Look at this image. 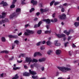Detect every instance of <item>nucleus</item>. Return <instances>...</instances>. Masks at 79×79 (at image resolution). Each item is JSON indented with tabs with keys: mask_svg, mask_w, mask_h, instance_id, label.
Returning <instances> with one entry per match:
<instances>
[{
	"mask_svg": "<svg viewBox=\"0 0 79 79\" xmlns=\"http://www.w3.org/2000/svg\"><path fill=\"white\" fill-rule=\"evenodd\" d=\"M70 67L71 66H70V65L67 64L66 65V67L64 66L62 67H58L57 68L60 70V71H62V73H67L68 71H69L71 70V69L70 68Z\"/></svg>",
	"mask_w": 79,
	"mask_h": 79,
	"instance_id": "nucleus-1",
	"label": "nucleus"
},
{
	"mask_svg": "<svg viewBox=\"0 0 79 79\" xmlns=\"http://www.w3.org/2000/svg\"><path fill=\"white\" fill-rule=\"evenodd\" d=\"M26 32L25 31L24 33L25 35H29L31 34H33V33H34V31H33L28 29L26 30Z\"/></svg>",
	"mask_w": 79,
	"mask_h": 79,
	"instance_id": "nucleus-2",
	"label": "nucleus"
},
{
	"mask_svg": "<svg viewBox=\"0 0 79 79\" xmlns=\"http://www.w3.org/2000/svg\"><path fill=\"white\" fill-rule=\"evenodd\" d=\"M32 60L30 57H26L25 61L26 62H29L28 64H30L31 62H32Z\"/></svg>",
	"mask_w": 79,
	"mask_h": 79,
	"instance_id": "nucleus-3",
	"label": "nucleus"
},
{
	"mask_svg": "<svg viewBox=\"0 0 79 79\" xmlns=\"http://www.w3.org/2000/svg\"><path fill=\"white\" fill-rule=\"evenodd\" d=\"M66 15L64 14H63L62 15H60L58 16V18L60 19H64L66 18Z\"/></svg>",
	"mask_w": 79,
	"mask_h": 79,
	"instance_id": "nucleus-4",
	"label": "nucleus"
},
{
	"mask_svg": "<svg viewBox=\"0 0 79 79\" xmlns=\"http://www.w3.org/2000/svg\"><path fill=\"white\" fill-rule=\"evenodd\" d=\"M55 35H56L57 37H58L59 38H61V37H65L66 35L64 34H61V35H60V34H56V33H55Z\"/></svg>",
	"mask_w": 79,
	"mask_h": 79,
	"instance_id": "nucleus-5",
	"label": "nucleus"
},
{
	"mask_svg": "<svg viewBox=\"0 0 79 79\" xmlns=\"http://www.w3.org/2000/svg\"><path fill=\"white\" fill-rule=\"evenodd\" d=\"M42 56V54L40 53V52H36L35 53H34V57H35L36 56Z\"/></svg>",
	"mask_w": 79,
	"mask_h": 79,
	"instance_id": "nucleus-6",
	"label": "nucleus"
},
{
	"mask_svg": "<svg viewBox=\"0 0 79 79\" xmlns=\"http://www.w3.org/2000/svg\"><path fill=\"white\" fill-rule=\"evenodd\" d=\"M16 12L15 13V14L18 15H19L20 13H21V9L17 8L16 9Z\"/></svg>",
	"mask_w": 79,
	"mask_h": 79,
	"instance_id": "nucleus-7",
	"label": "nucleus"
},
{
	"mask_svg": "<svg viewBox=\"0 0 79 79\" xmlns=\"http://www.w3.org/2000/svg\"><path fill=\"white\" fill-rule=\"evenodd\" d=\"M43 21H44V22H46L47 24H50V20L49 19H43L42 20Z\"/></svg>",
	"mask_w": 79,
	"mask_h": 79,
	"instance_id": "nucleus-8",
	"label": "nucleus"
},
{
	"mask_svg": "<svg viewBox=\"0 0 79 79\" xmlns=\"http://www.w3.org/2000/svg\"><path fill=\"white\" fill-rule=\"evenodd\" d=\"M35 67L36 68H38V65L37 64H31L30 66V67L31 68H34V67Z\"/></svg>",
	"mask_w": 79,
	"mask_h": 79,
	"instance_id": "nucleus-9",
	"label": "nucleus"
},
{
	"mask_svg": "<svg viewBox=\"0 0 79 79\" xmlns=\"http://www.w3.org/2000/svg\"><path fill=\"white\" fill-rule=\"evenodd\" d=\"M57 40L55 41L54 42V44L56 46H60L61 45V44H60V43H57Z\"/></svg>",
	"mask_w": 79,
	"mask_h": 79,
	"instance_id": "nucleus-10",
	"label": "nucleus"
},
{
	"mask_svg": "<svg viewBox=\"0 0 79 79\" xmlns=\"http://www.w3.org/2000/svg\"><path fill=\"white\" fill-rule=\"evenodd\" d=\"M29 71L30 74H31L32 75H35L37 74V73H36V72L31 71V70H29Z\"/></svg>",
	"mask_w": 79,
	"mask_h": 79,
	"instance_id": "nucleus-11",
	"label": "nucleus"
},
{
	"mask_svg": "<svg viewBox=\"0 0 79 79\" xmlns=\"http://www.w3.org/2000/svg\"><path fill=\"white\" fill-rule=\"evenodd\" d=\"M56 53L57 55H60L61 53V51L59 49L57 50L56 51Z\"/></svg>",
	"mask_w": 79,
	"mask_h": 79,
	"instance_id": "nucleus-12",
	"label": "nucleus"
},
{
	"mask_svg": "<svg viewBox=\"0 0 79 79\" xmlns=\"http://www.w3.org/2000/svg\"><path fill=\"white\" fill-rule=\"evenodd\" d=\"M8 37L9 38H18V36L17 35H9L8 36Z\"/></svg>",
	"mask_w": 79,
	"mask_h": 79,
	"instance_id": "nucleus-13",
	"label": "nucleus"
},
{
	"mask_svg": "<svg viewBox=\"0 0 79 79\" xmlns=\"http://www.w3.org/2000/svg\"><path fill=\"white\" fill-rule=\"evenodd\" d=\"M42 23V21H41L38 23V25H35V27H39Z\"/></svg>",
	"mask_w": 79,
	"mask_h": 79,
	"instance_id": "nucleus-14",
	"label": "nucleus"
},
{
	"mask_svg": "<svg viewBox=\"0 0 79 79\" xmlns=\"http://www.w3.org/2000/svg\"><path fill=\"white\" fill-rule=\"evenodd\" d=\"M0 5H3V6H7L8 5V4L7 3L4 2L3 1H2L0 3Z\"/></svg>",
	"mask_w": 79,
	"mask_h": 79,
	"instance_id": "nucleus-15",
	"label": "nucleus"
},
{
	"mask_svg": "<svg viewBox=\"0 0 79 79\" xmlns=\"http://www.w3.org/2000/svg\"><path fill=\"white\" fill-rule=\"evenodd\" d=\"M2 16L0 15V18H3L4 16H5V15H6V13L3 12H2Z\"/></svg>",
	"mask_w": 79,
	"mask_h": 79,
	"instance_id": "nucleus-16",
	"label": "nucleus"
},
{
	"mask_svg": "<svg viewBox=\"0 0 79 79\" xmlns=\"http://www.w3.org/2000/svg\"><path fill=\"white\" fill-rule=\"evenodd\" d=\"M23 75L25 76H29L30 75V74L27 72H25L23 73Z\"/></svg>",
	"mask_w": 79,
	"mask_h": 79,
	"instance_id": "nucleus-17",
	"label": "nucleus"
},
{
	"mask_svg": "<svg viewBox=\"0 0 79 79\" xmlns=\"http://www.w3.org/2000/svg\"><path fill=\"white\" fill-rule=\"evenodd\" d=\"M40 11L41 12V13H43V12H46V11H47V9H40Z\"/></svg>",
	"mask_w": 79,
	"mask_h": 79,
	"instance_id": "nucleus-18",
	"label": "nucleus"
},
{
	"mask_svg": "<svg viewBox=\"0 0 79 79\" xmlns=\"http://www.w3.org/2000/svg\"><path fill=\"white\" fill-rule=\"evenodd\" d=\"M31 3H33V5H37V2L36 1H35L34 0H32L31 1Z\"/></svg>",
	"mask_w": 79,
	"mask_h": 79,
	"instance_id": "nucleus-19",
	"label": "nucleus"
},
{
	"mask_svg": "<svg viewBox=\"0 0 79 79\" xmlns=\"http://www.w3.org/2000/svg\"><path fill=\"white\" fill-rule=\"evenodd\" d=\"M64 32L65 34H66V35H69V34H70V31H69L68 32H67V31L65 30L64 31Z\"/></svg>",
	"mask_w": 79,
	"mask_h": 79,
	"instance_id": "nucleus-20",
	"label": "nucleus"
},
{
	"mask_svg": "<svg viewBox=\"0 0 79 79\" xmlns=\"http://www.w3.org/2000/svg\"><path fill=\"white\" fill-rule=\"evenodd\" d=\"M45 61V58H42L39 60V62H42V61Z\"/></svg>",
	"mask_w": 79,
	"mask_h": 79,
	"instance_id": "nucleus-21",
	"label": "nucleus"
},
{
	"mask_svg": "<svg viewBox=\"0 0 79 79\" xmlns=\"http://www.w3.org/2000/svg\"><path fill=\"white\" fill-rule=\"evenodd\" d=\"M51 32H52V31L51 30L46 31L44 32L45 34H50Z\"/></svg>",
	"mask_w": 79,
	"mask_h": 79,
	"instance_id": "nucleus-22",
	"label": "nucleus"
},
{
	"mask_svg": "<svg viewBox=\"0 0 79 79\" xmlns=\"http://www.w3.org/2000/svg\"><path fill=\"white\" fill-rule=\"evenodd\" d=\"M32 77L33 79H38L39 78V77L37 76H35L34 75H33L32 76Z\"/></svg>",
	"mask_w": 79,
	"mask_h": 79,
	"instance_id": "nucleus-23",
	"label": "nucleus"
},
{
	"mask_svg": "<svg viewBox=\"0 0 79 79\" xmlns=\"http://www.w3.org/2000/svg\"><path fill=\"white\" fill-rule=\"evenodd\" d=\"M18 77H19L18 76V74H16L15 75V77L12 78V79H17L18 78Z\"/></svg>",
	"mask_w": 79,
	"mask_h": 79,
	"instance_id": "nucleus-24",
	"label": "nucleus"
},
{
	"mask_svg": "<svg viewBox=\"0 0 79 79\" xmlns=\"http://www.w3.org/2000/svg\"><path fill=\"white\" fill-rule=\"evenodd\" d=\"M46 44L47 45H51V44H52V43L50 42V41H48L46 42Z\"/></svg>",
	"mask_w": 79,
	"mask_h": 79,
	"instance_id": "nucleus-25",
	"label": "nucleus"
},
{
	"mask_svg": "<svg viewBox=\"0 0 79 79\" xmlns=\"http://www.w3.org/2000/svg\"><path fill=\"white\" fill-rule=\"evenodd\" d=\"M1 40L2 42H5L6 41V39H5V37H2L1 38Z\"/></svg>",
	"mask_w": 79,
	"mask_h": 79,
	"instance_id": "nucleus-26",
	"label": "nucleus"
},
{
	"mask_svg": "<svg viewBox=\"0 0 79 79\" xmlns=\"http://www.w3.org/2000/svg\"><path fill=\"white\" fill-rule=\"evenodd\" d=\"M32 62L35 63H37L38 61V60L35 59H33L32 60Z\"/></svg>",
	"mask_w": 79,
	"mask_h": 79,
	"instance_id": "nucleus-27",
	"label": "nucleus"
},
{
	"mask_svg": "<svg viewBox=\"0 0 79 79\" xmlns=\"http://www.w3.org/2000/svg\"><path fill=\"white\" fill-rule=\"evenodd\" d=\"M74 25L76 27H77L79 25V22H75L74 23Z\"/></svg>",
	"mask_w": 79,
	"mask_h": 79,
	"instance_id": "nucleus-28",
	"label": "nucleus"
},
{
	"mask_svg": "<svg viewBox=\"0 0 79 79\" xmlns=\"http://www.w3.org/2000/svg\"><path fill=\"white\" fill-rule=\"evenodd\" d=\"M69 54L70 56H71L73 54V51H71L69 52Z\"/></svg>",
	"mask_w": 79,
	"mask_h": 79,
	"instance_id": "nucleus-29",
	"label": "nucleus"
},
{
	"mask_svg": "<svg viewBox=\"0 0 79 79\" xmlns=\"http://www.w3.org/2000/svg\"><path fill=\"white\" fill-rule=\"evenodd\" d=\"M42 44V42H39L36 44L37 46H39L40 45Z\"/></svg>",
	"mask_w": 79,
	"mask_h": 79,
	"instance_id": "nucleus-30",
	"label": "nucleus"
},
{
	"mask_svg": "<svg viewBox=\"0 0 79 79\" xmlns=\"http://www.w3.org/2000/svg\"><path fill=\"white\" fill-rule=\"evenodd\" d=\"M20 67H13V69L14 70H17V69H19Z\"/></svg>",
	"mask_w": 79,
	"mask_h": 79,
	"instance_id": "nucleus-31",
	"label": "nucleus"
},
{
	"mask_svg": "<svg viewBox=\"0 0 79 79\" xmlns=\"http://www.w3.org/2000/svg\"><path fill=\"white\" fill-rule=\"evenodd\" d=\"M42 33V30H38L37 31V33L38 34H40L41 33Z\"/></svg>",
	"mask_w": 79,
	"mask_h": 79,
	"instance_id": "nucleus-32",
	"label": "nucleus"
},
{
	"mask_svg": "<svg viewBox=\"0 0 79 79\" xmlns=\"http://www.w3.org/2000/svg\"><path fill=\"white\" fill-rule=\"evenodd\" d=\"M52 53V51L51 50H49L47 52V53L48 55H50Z\"/></svg>",
	"mask_w": 79,
	"mask_h": 79,
	"instance_id": "nucleus-33",
	"label": "nucleus"
},
{
	"mask_svg": "<svg viewBox=\"0 0 79 79\" xmlns=\"http://www.w3.org/2000/svg\"><path fill=\"white\" fill-rule=\"evenodd\" d=\"M24 56H25V54H20V55L19 56V58H20L21 57V56H22L23 57Z\"/></svg>",
	"mask_w": 79,
	"mask_h": 79,
	"instance_id": "nucleus-34",
	"label": "nucleus"
},
{
	"mask_svg": "<svg viewBox=\"0 0 79 79\" xmlns=\"http://www.w3.org/2000/svg\"><path fill=\"white\" fill-rule=\"evenodd\" d=\"M54 3H55V1H52L50 3V6H52L53 5V4Z\"/></svg>",
	"mask_w": 79,
	"mask_h": 79,
	"instance_id": "nucleus-35",
	"label": "nucleus"
},
{
	"mask_svg": "<svg viewBox=\"0 0 79 79\" xmlns=\"http://www.w3.org/2000/svg\"><path fill=\"white\" fill-rule=\"evenodd\" d=\"M15 47V44L14 43L12 45V49H14Z\"/></svg>",
	"mask_w": 79,
	"mask_h": 79,
	"instance_id": "nucleus-36",
	"label": "nucleus"
},
{
	"mask_svg": "<svg viewBox=\"0 0 79 79\" xmlns=\"http://www.w3.org/2000/svg\"><path fill=\"white\" fill-rule=\"evenodd\" d=\"M15 6L14 4H12L10 6L11 8H15Z\"/></svg>",
	"mask_w": 79,
	"mask_h": 79,
	"instance_id": "nucleus-37",
	"label": "nucleus"
},
{
	"mask_svg": "<svg viewBox=\"0 0 79 79\" xmlns=\"http://www.w3.org/2000/svg\"><path fill=\"white\" fill-rule=\"evenodd\" d=\"M34 8H31V9L30 10V13H32L33 11L34 10Z\"/></svg>",
	"mask_w": 79,
	"mask_h": 79,
	"instance_id": "nucleus-38",
	"label": "nucleus"
},
{
	"mask_svg": "<svg viewBox=\"0 0 79 79\" xmlns=\"http://www.w3.org/2000/svg\"><path fill=\"white\" fill-rule=\"evenodd\" d=\"M14 16H14V15H10V19H11L13 18Z\"/></svg>",
	"mask_w": 79,
	"mask_h": 79,
	"instance_id": "nucleus-39",
	"label": "nucleus"
},
{
	"mask_svg": "<svg viewBox=\"0 0 79 79\" xmlns=\"http://www.w3.org/2000/svg\"><path fill=\"white\" fill-rule=\"evenodd\" d=\"M16 44H18L19 43V41L17 40H16L14 42Z\"/></svg>",
	"mask_w": 79,
	"mask_h": 79,
	"instance_id": "nucleus-40",
	"label": "nucleus"
},
{
	"mask_svg": "<svg viewBox=\"0 0 79 79\" xmlns=\"http://www.w3.org/2000/svg\"><path fill=\"white\" fill-rule=\"evenodd\" d=\"M5 20H2V22L1 21H0V24H2V23H5Z\"/></svg>",
	"mask_w": 79,
	"mask_h": 79,
	"instance_id": "nucleus-41",
	"label": "nucleus"
},
{
	"mask_svg": "<svg viewBox=\"0 0 79 79\" xmlns=\"http://www.w3.org/2000/svg\"><path fill=\"white\" fill-rule=\"evenodd\" d=\"M28 26H30V25H29V24H27L25 25V28H27V27Z\"/></svg>",
	"mask_w": 79,
	"mask_h": 79,
	"instance_id": "nucleus-42",
	"label": "nucleus"
},
{
	"mask_svg": "<svg viewBox=\"0 0 79 79\" xmlns=\"http://www.w3.org/2000/svg\"><path fill=\"white\" fill-rule=\"evenodd\" d=\"M41 50H44V49H45V47L44 46H41L40 48Z\"/></svg>",
	"mask_w": 79,
	"mask_h": 79,
	"instance_id": "nucleus-43",
	"label": "nucleus"
},
{
	"mask_svg": "<svg viewBox=\"0 0 79 79\" xmlns=\"http://www.w3.org/2000/svg\"><path fill=\"white\" fill-rule=\"evenodd\" d=\"M62 12H64V9L63 8H61V10Z\"/></svg>",
	"mask_w": 79,
	"mask_h": 79,
	"instance_id": "nucleus-44",
	"label": "nucleus"
},
{
	"mask_svg": "<svg viewBox=\"0 0 79 79\" xmlns=\"http://www.w3.org/2000/svg\"><path fill=\"white\" fill-rule=\"evenodd\" d=\"M17 0H13L12 4H15V3H16V2Z\"/></svg>",
	"mask_w": 79,
	"mask_h": 79,
	"instance_id": "nucleus-45",
	"label": "nucleus"
},
{
	"mask_svg": "<svg viewBox=\"0 0 79 79\" xmlns=\"http://www.w3.org/2000/svg\"><path fill=\"white\" fill-rule=\"evenodd\" d=\"M58 4H59V2H56L54 3V5H58Z\"/></svg>",
	"mask_w": 79,
	"mask_h": 79,
	"instance_id": "nucleus-46",
	"label": "nucleus"
},
{
	"mask_svg": "<svg viewBox=\"0 0 79 79\" xmlns=\"http://www.w3.org/2000/svg\"><path fill=\"white\" fill-rule=\"evenodd\" d=\"M41 69L42 71H44V67H42L41 68Z\"/></svg>",
	"mask_w": 79,
	"mask_h": 79,
	"instance_id": "nucleus-47",
	"label": "nucleus"
},
{
	"mask_svg": "<svg viewBox=\"0 0 79 79\" xmlns=\"http://www.w3.org/2000/svg\"><path fill=\"white\" fill-rule=\"evenodd\" d=\"M71 36H69L68 37V40L69 41V40H70V39H71Z\"/></svg>",
	"mask_w": 79,
	"mask_h": 79,
	"instance_id": "nucleus-48",
	"label": "nucleus"
},
{
	"mask_svg": "<svg viewBox=\"0 0 79 79\" xmlns=\"http://www.w3.org/2000/svg\"><path fill=\"white\" fill-rule=\"evenodd\" d=\"M9 52H8V51H4V53H8Z\"/></svg>",
	"mask_w": 79,
	"mask_h": 79,
	"instance_id": "nucleus-49",
	"label": "nucleus"
},
{
	"mask_svg": "<svg viewBox=\"0 0 79 79\" xmlns=\"http://www.w3.org/2000/svg\"><path fill=\"white\" fill-rule=\"evenodd\" d=\"M22 61H23V60H21V61H19L18 60H17V62L19 63H22Z\"/></svg>",
	"mask_w": 79,
	"mask_h": 79,
	"instance_id": "nucleus-50",
	"label": "nucleus"
},
{
	"mask_svg": "<svg viewBox=\"0 0 79 79\" xmlns=\"http://www.w3.org/2000/svg\"><path fill=\"white\" fill-rule=\"evenodd\" d=\"M76 47V45H74V44H72V47H73V48H74V47Z\"/></svg>",
	"mask_w": 79,
	"mask_h": 79,
	"instance_id": "nucleus-51",
	"label": "nucleus"
},
{
	"mask_svg": "<svg viewBox=\"0 0 79 79\" xmlns=\"http://www.w3.org/2000/svg\"><path fill=\"white\" fill-rule=\"evenodd\" d=\"M54 21L55 22H57V21H58V20L56 19L55 18L54 19Z\"/></svg>",
	"mask_w": 79,
	"mask_h": 79,
	"instance_id": "nucleus-52",
	"label": "nucleus"
},
{
	"mask_svg": "<svg viewBox=\"0 0 79 79\" xmlns=\"http://www.w3.org/2000/svg\"><path fill=\"white\" fill-rule=\"evenodd\" d=\"M42 42V44H45V43H46V42H45V41H44Z\"/></svg>",
	"mask_w": 79,
	"mask_h": 79,
	"instance_id": "nucleus-53",
	"label": "nucleus"
},
{
	"mask_svg": "<svg viewBox=\"0 0 79 79\" xmlns=\"http://www.w3.org/2000/svg\"><path fill=\"white\" fill-rule=\"evenodd\" d=\"M22 35V32H20L19 34H18V35L19 36L20 35Z\"/></svg>",
	"mask_w": 79,
	"mask_h": 79,
	"instance_id": "nucleus-54",
	"label": "nucleus"
},
{
	"mask_svg": "<svg viewBox=\"0 0 79 79\" xmlns=\"http://www.w3.org/2000/svg\"><path fill=\"white\" fill-rule=\"evenodd\" d=\"M36 15H37V16H39V15H40V13L37 12L36 13Z\"/></svg>",
	"mask_w": 79,
	"mask_h": 79,
	"instance_id": "nucleus-55",
	"label": "nucleus"
},
{
	"mask_svg": "<svg viewBox=\"0 0 79 79\" xmlns=\"http://www.w3.org/2000/svg\"><path fill=\"white\" fill-rule=\"evenodd\" d=\"M55 14H53L52 15L53 18H55Z\"/></svg>",
	"mask_w": 79,
	"mask_h": 79,
	"instance_id": "nucleus-56",
	"label": "nucleus"
},
{
	"mask_svg": "<svg viewBox=\"0 0 79 79\" xmlns=\"http://www.w3.org/2000/svg\"><path fill=\"white\" fill-rule=\"evenodd\" d=\"M0 53H5V51H2Z\"/></svg>",
	"mask_w": 79,
	"mask_h": 79,
	"instance_id": "nucleus-57",
	"label": "nucleus"
},
{
	"mask_svg": "<svg viewBox=\"0 0 79 79\" xmlns=\"http://www.w3.org/2000/svg\"><path fill=\"white\" fill-rule=\"evenodd\" d=\"M18 31V29H15L14 31V33H15V32H16V31Z\"/></svg>",
	"mask_w": 79,
	"mask_h": 79,
	"instance_id": "nucleus-58",
	"label": "nucleus"
},
{
	"mask_svg": "<svg viewBox=\"0 0 79 79\" xmlns=\"http://www.w3.org/2000/svg\"><path fill=\"white\" fill-rule=\"evenodd\" d=\"M67 5V3H65L63 4V6H66V5Z\"/></svg>",
	"mask_w": 79,
	"mask_h": 79,
	"instance_id": "nucleus-59",
	"label": "nucleus"
},
{
	"mask_svg": "<svg viewBox=\"0 0 79 79\" xmlns=\"http://www.w3.org/2000/svg\"><path fill=\"white\" fill-rule=\"evenodd\" d=\"M0 76L1 77H3V73H2L1 74Z\"/></svg>",
	"mask_w": 79,
	"mask_h": 79,
	"instance_id": "nucleus-60",
	"label": "nucleus"
},
{
	"mask_svg": "<svg viewBox=\"0 0 79 79\" xmlns=\"http://www.w3.org/2000/svg\"><path fill=\"white\" fill-rule=\"evenodd\" d=\"M24 68H25L26 69L27 68V67L26 66V65H24Z\"/></svg>",
	"mask_w": 79,
	"mask_h": 79,
	"instance_id": "nucleus-61",
	"label": "nucleus"
},
{
	"mask_svg": "<svg viewBox=\"0 0 79 79\" xmlns=\"http://www.w3.org/2000/svg\"><path fill=\"white\" fill-rule=\"evenodd\" d=\"M37 19H38L37 18H35L34 19V21H37Z\"/></svg>",
	"mask_w": 79,
	"mask_h": 79,
	"instance_id": "nucleus-62",
	"label": "nucleus"
},
{
	"mask_svg": "<svg viewBox=\"0 0 79 79\" xmlns=\"http://www.w3.org/2000/svg\"><path fill=\"white\" fill-rule=\"evenodd\" d=\"M46 27L47 29H48V28H49V26H48V25H47L46 26Z\"/></svg>",
	"mask_w": 79,
	"mask_h": 79,
	"instance_id": "nucleus-63",
	"label": "nucleus"
},
{
	"mask_svg": "<svg viewBox=\"0 0 79 79\" xmlns=\"http://www.w3.org/2000/svg\"><path fill=\"white\" fill-rule=\"evenodd\" d=\"M77 21H79V17L77 18Z\"/></svg>",
	"mask_w": 79,
	"mask_h": 79,
	"instance_id": "nucleus-64",
	"label": "nucleus"
}]
</instances>
